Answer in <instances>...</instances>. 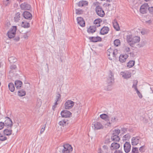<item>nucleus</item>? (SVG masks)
Returning a JSON list of instances; mask_svg holds the SVG:
<instances>
[{"instance_id": "nucleus-62", "label": "nucleus", "mask_w": 153, "mask_h": 153, "mask_svg": "<svg viewBox=\"0 0 153 153\" xmlns=\"http://www.w3.org/2000/svg\"><path fill=\"white\" fill-rule=\"evenodd\" d=\"M152 21L151 20H149L148 21H146V23H148L149 24H150L152 23Z\"/></svg>"}, {"instance_id": "nucleus-4", "label": "nucleus", "mask_w": 153, "mask_h": 153, "mask_svg": "<svg viewBox=\"0 0 153 153\" xmlns=\"http://www.w3.org/2000/svg\"><path fill=\"white\" fill-rule=\"evenodd\" d=\"M63 147V149L62 151V153H71V152L72 151V146L69 144L64 145Z\"/></svg>"}, {"instance_id": "nucleus-5", "label": "nucleus", "mask_w": 153, "mask_h": 153, "mask_svg": "<svg viewBox=\"0 0 153 153\" xmlns=\"http://www.w3.org/2000/svg\"><path fill=\"white\" fill-rule=\"evenodd\" d=\"M97 14L100 17H103L105 15L104 11L100 6H98L95 8Z\"/></svg>"}, {"instance_id": "nucleus-20", "label": "nucleus", "mask_w": 153, "mask_h": 153, "mask_svg": "<svg viewBox=\"0 0 153 153\" xmlns=\"http://www.w3.org/2000/svg\"><path fill=\"white\" fill-rule=\"evenodd\" d=\"M109 29L108 27H103L100 30V34L104 35L107 34L109 31Z\"/></svg>"}, {"instance_id": "nucleus-27", "label": "nucleus", "mask_w": 153, "mask_h": 153, "mask_svg": "<svg viewBox=\"0 0 153 153\" xmlns=\"http://www.w3.org/2000/svg\"><path fill=\"white\" fill-rule=\"evenodd\" d=\"M12 131L11 128L10 129L6 128L4 130L3 133L4 135L10 136L12 134Z\"/></svg>"}, {"instance_id": "nucleus-15", "label": "nucleus", "mask_w": 153, "mask_h": 153, "mask_svg": "<svg viewBox=\"0 0 153 153\" xmlns=\"http://www.w3.org/2000/svg\"><path fill=\"white\" fill-rule=\"evenodd\" d=\"M131 146L129 142H126L124 145V149L126 153H128L131 150Z\"/></svg>"}, {"instance_id": "nucleus-56", "label": "nucleus", "mask_w": 153, "mask_h": 153, "mask_svg": "<svg viewBox=\"0 0 153 153\" xmlns=\"http://www.w3.org/2000/svg\"><path fill=\"white\" fill-rule=\"evenodd\" d=\"M10 68L12 70L15 69L17 68V67L15 65H12L10 66Z\"/></svg>"}, {"instance_id": "nucleus-32", "label": "nucleus", "mask_w": 153, "mask_h": 153, "mask_svg": "<svg viewBox=\"0 0 153 153\" xmlns=\"http://www.w3.org/2000/svg\"><path fill=\"white\" fill-rule=\"evenodd\" d=\"M111 139L112 140L116 142H119L120 140V138L117 135L113 134L111 137Z\"/></svg>"}, {"instance_id": "nucleus-61", "label": "nucleus", "mask_w": 153, "mask_h": 153, "mask_svg": "<svg viewBox=\"0 0 153 153\" xmlns=\"http://www.w3.org/2000/svg\"><path fill=\"white\" fill-rule=\"evenodd\" d=\"M94 27H95V28L96 27H99L100 26V23H98L97 24H94V25H93Z\"/></svg>"}, {"instance_id": "nucleus-64", "label": "nucleus", "mask_w": 153, "mask_h": 153, "mask_svg": "<svg viewBox=\"0 0 153 153\" xmlns=\"http://www.w3.org/2000/svg\"><path fill=\"white\" fill-rule=\"evenodd\" d=\"M15 40H16L17 41H18L19 40V37H16L15 38Z\"/></svg>"}, {"instance_id": "nucleus-55", "label": "nucleus", "mask_w": 153, "mask_h": 153, "mask_svg": "<svg viewBox=\"0 0 153 153\" xmlns=\"http://www.w3.org/2000/svg\"><path fill=\"white\" fill-rule=\"evenodd\" d=\"M5 126L4 123L2 122H0V130L3 129Z\"/></svg>"}, {"instance_id": "nucleus-30", "label": "nucleus", "mask_w": 153, "mask_h": 153, "mask_svg": "<svg viewBox=\"0 0 153 153\" xmlns=\"http://www.w3.org/2000/svg\"><path fill=\"white\" fill-rule=\"evenodd\" d=\"M67 121L68 120L66 119H64L59 121V124L60 126H64L68 124V123Z\"/></svg>"}, {"instance_id": "nucleus-3", "label": "nucleus", "mask_w": 153, "mask_h": 153, "mask_svg": "<svg viewBox=\"0 0 153 153\" xmlns=\"http://www.w3.org/2000/svg\"><path fill=\"white\" fill-rule=\"evenodd\" d=\"M16 31V26H13L7 33V35L8 37L10 39L14 37Z\"/></svg>"}, {"instance_id": "nucleus-33", "label": "nucleus", "mask_w": 153, "mask_h": 153, "mask_svg": "<svg viewBox=\"0 0 153 153\" xmlns=\"http://www.w3.org/2000/svg\"><path fill=\"white\" fill-rule=\"evenodd\" d=\"M18 91V95L20 97L24 96L26 94V92L23 89L19 90Z\"/></svg>"}, {"instance_id": "nucleus-51", "label": "nucleus", "mask_w": 153, "mask_h": 153, "mask_svg": "<svg viewBox=\"0 0 153 153\" xmlns=\"http://www.w3.org/2000/svg\"><path fill=\"white\" fill-rule=\"evenodd\" d=\"M10 0H3V4L5 6H7L8 4H10Z\"/></svg>"}, {"instance_id": "nucleus-53", "label": "nucleus", "mask_w": 153, "mask_h": 153, "mask_svg": "<svg viewBox=\"0 0 153 153\" xmlns=\"http://www.w3.org/2000/svg\"><path fill=\"white\" fill-rule=\"evenodd\" d=\"M145 147V146L144 145L143 146H141V147H140L139 149L140 152H144L145 151V149H144Z\"/></svg>"}, {"instance_id": "nucleus-21", "label": "nucleus", "mask_w": 153, "mask_h": 153, "mask_svg": "<svg viewBox=\"0 0 153 153\" xmlns=\"http://www.w3.org/2000/svg\"><path fill=\"white\" fill-rule=\"evenodd\" d=\"M21 15L20 12H18L16 13L14 18V22H19L21 18Z\"/></svg>"}, {"instance_id": "nucleus-12", "label": "nucleus", "mask_w": 153, "mask_h": 153, "mask_svg": "<svg viewBox=\"0 0 153 153\" xmlns=\"http://www.w3.org/2000/svg\"><path fill=\"white\" fill-rule=\"evenodd\" d=\"M140 137L137 136L133 137L131 139V144L133 146H136L139 143Z\"/></svg>"}, {"instance_id": "nucleus-7", "label": "nucleus", "mask_w": 153, "mask_h": 153, "mask_svg": "<svg viewBox=\"0 0 153 153\" xmlns=\"http://www.w3.org/2000/svg\"><path fill=\"white\" fill-rule=\"evenodd\" d=\"M138 81L136 80H134L133 81V84L132 88H134L136 91L137 94L139 97L141 99L142 98L143 96L142 94L140 92L138 91L137 88V84Z\"/></svg>"}, {"instance_id": "nucleus-49", "label": "nucleus", "mask_w": 153, "mask_h": 153, "mask_svg": "<svg viewBox=\"0 0 153 153\" xmlns=\"http://www.w3.org/2000/svg\"><path fill=\"white\" fill-rule=\"evenodd\" d=\"M113 134L118 135L120 132V130L119 129H115L113 131Z\"/></svg>"}, {"instance_id": "nucleus-35", "label": "nucleus", "mask_w": 153, "mask_h": 153, "mask_svg": "<svg viewBox=\"0 0 153 153\" xmlns=\"http://www.w3.org/2000/svg\"><path fill=\"white\" fill-rule=\"evenodd\" d=\"M8 60L10 63H12L16 62L17 59L15 57L10 56L8 58Z\"/></svg>"}, {"instance_id": "nucleus-13", "label": "nucleus", "mask_w": 153, "mask_h": 153, "mask_svg": "<svg viewBox=\"0 0 153 153\" xmlns=\"http://www.w3.org/2000/svg\"><path fill=\"white\" fill-rule=\"evenodd\" d=\"M120 74L124 78L128 79L131 76V73L129 71H126L121 72Z\"/></svg>"}, {"instance_id": "nucleus-42", "label": "nucleus", "mask_w": 153, "mask_h": 153, "mask_svg": "<svg viewBox=\"0 0 153 153\" xmlns=\"http://www.w3.org/2000/svg\"><path fill=\"white\" fill-rule=\"evenodd\" d=\"M7 139V137L3 135L2 134L0 133V140L4 141Z\"/></svg>"}, {"instance_id": "nucleus-11", "label": "nucleus", "mask_w": 153, "mask_h": 153, "mask_svg": "<svg viewBox=\"0 0 153 153\" xmlns=\"http://www.w3.org/2000/svg\"><path fill=\"white\" fill-rule=\"evenodd\" d=\"M61 114L62 117L67 118L70 117L71 113L70 111L66 110H64L61 112Z\"/></svg>"}, {"instance_id": "nucleus-28", "label": "nucleus", "mask_w": 153, "mask_h": 153, "mask_svg": "<svg viewBox=\"0 0 153 153\" xmlns=\"http://www.w3.org/2000/svg\"><path fill=\"white\" fill-rule=\"evenodd\" d=\"M113 50L111 48H110L109 49H108L107 51V54L108 56H109L108 59H109L112 60V58L111 57V56L113 57Z\"/></svg>"}, {"instance_id": "nucleus-6", "label": "nucleus", "mask_w": 153, "mask_h": 153, "mask_svg": "<svg viewBox=\"0 0 153 153\" xmlns=\"http://www.w3.org/2000/svg\"><path fill=\"white\" fill-rule=\"evenodd\" d=\"M61 95L59 92H57L56 93V98L55 100V102L54 105L52 106V109L54 110V109L56 107V106L58 104L61 100Z\"/></svg>"}, {"instance_id": "nucleus-23", "label": "nucleus", "mask_w": 153, "mask_h": 153, "mask_svg": "<svg viewBox=\"0 0 153 153\" xmlns=\"http://www.w3.org/2000/svg\"><path fill=\"white\" fill-rule=\"evenodd\" d=\"M128 57V55L127 54L124 55H120L119 57V60L121 62H123L126 61Z\"/></svg>"}, {"instance_id": "nucleus-19", "label": "nucleus", "mask_w": 153, "mask_h": 153, "mask_svg": "<svg viewBox=\"0 0 153 153\" xmlns=\"http://www.w3.org/2000/svg\"><path fill=\"white\" fill-rule=\"evenodd\" d=\"M78 24L81 26L84 27L85 26V22L83 18L81 17H78L77 18Z\"/></svg>"}, {"instance_id": "nucleus-57", "label": "nucleus", "mask_w": 153, "mask_h": 153, "mask_svg": "<svg viewBox=\"0 0 153 153\" xmlns=\"http://www.w3.org/2000/svg\"><path fill=\"white\" fill-rule=\"evenodd\" d=\"M125 50L126 53H128L130 51V49L129 47H126L125 48Z\"/></svg>"}, {"instance_id": "nucleus-63", "label": "nucleus", "mask_w": 153, "mask_h": 153, "mask_svg": "<svg viewBox=\"0 0 153 153\" xmlns=\"http://www.w3.org/2000/svg\"><path fill=\"white\" fill-rule=\"evenodd\" d=\"M111 123L110 122H108L107 124H106V125H107L108 126H111Z\"/></svg>"}, {"instance_id": "nucleus-41", "label": "nucleus", "mask_w": 153, "mask_h": 153, "mask_svg": "<svg viewBox=\"0 0 153 153\" xmlns=\"http://www.w3.org/2000/svg\"><path fill=\"white\" fill-rule=\"evenodd\" d=\"M149 32V31L148 30L144 28L142 29L141 33L142 35H144L148 33Z\"/></svg>"}, {"instance_id": "nucleus-44", "label": "nucleus", "mask_w": 153, "mask_h": 153, "mask_svg": "<svg viewBox=\"0 0 153 153\" xmlns=\"http://www.w3.org/2000/svg\"><path fill=\"white\" fill-rule=\"evenodd\" d=\"M132 152V153H139L138 148L137 147H133Z\"/></svg>"}, {"instance_id": "nucleus-43", "label": "nucleus", "mask_w": 153, "mask_h": 153, "mask_svg": "<svg viewBox=\"0 0 153 153\" xmlns=\"http://www.w3.org/2000/svg\"><path fill=\"white\" fill-rule=\"evenodd\" d=\"M122 131H124V132H125V131H128L130 132H133V130L132 128H122Z\"/></svg>"}, {"instance_id": "nucleus-46", "label": "nucleus", "mask_w": 153, "mask_h": 153, "mask_svg": "<svg viewBox=\"0 0 153 153\" xmlns=\"http://www.w3.org/2000/svg\"><path fill=\"white\" fill-rule=\"evenodd\" d=\"M118 119L117 117H113L111 118V120L112 123H114L116 122H117Z\"/></svg>"}, {"instance_id": "nucleus-31", "label": "nucleus", "mask_w": 153, "mask_h": 153, "mask_svg": "<svg viewBox=\"0 0 153 153\" xmlns=\"http://www.w3.org/2000/svg\"><path fill=\"white\" fill-rule=\"evenodd\" d=\"M88 4V2L85 1H81L79 2L78 3V5L79 7H82L84 6L87 5Z\"/></svg>"}, {"instance_id": "nucleus-10", "label": "nucleus", "mask_w": 153, "mask_h": 153, "mask_svg": "<svg viewBox=\"0 0 153 153\" xmlns=\"http://www.w3.org/2000/svg\"><path fill=\"white\" fill-rule=\"evenodd\" d=\"M20 7L21 9L22 10H30L31 7L29 4L26 2H24L21 4Z\"/></svg>"}, {"instance_id": "nucleus-9", "label": "nucleus", "mask_w": 153, "mask_h": 153, "mask_svg": "<svg viewBox=\"0 0 153 153\" xmlns=\"http://www.w3.org/2000/svg\"><path fill=\"white\" fill-rule=\"evenodd\" d=\"M149 7L147 3H145L142 4L140 7V11L141 13L144 14L147 13V10Z\"/></svg>"}, {"instance_id": "nucleus-14", "label": "nucleus", "mask_w": 153, "mask_h": 153, "mask_svg": "<svg viewBox=\"0 0 153 153\" xmlns=\"http://www.w3.org/2000/svg\"><path fill=\"white\" fill-rule=\"evenodd\" d=\"M22 16L25 19L28 20H31L32 18V15L28 11H25L23 14Z\"/></svg>"}, {"instance_id": "nucleus-52", "label": "nucleus", "mask_w": 153, "mask_h": 153, "mask_svg": "<svg viewBox=\"0 0 153 153\" xmlns=\"http://www.w3.org/2000/svg\"><path fill=\"white\" fill-rule=\"evenodd\" d=\"M29 35L28 32H27L23 34V36L24 39H28Z\"/></svg>"}, {"instance_id": "nucleus-39", "label": "nucleus", "mask_w": 153, "mask_h": 153, "mask_svg": "<svg viewBox=\"0 0 153 153\" xmlns=\"http://www.w3.org/2000/svg\"><path fill=\"white\" fill-rule=\"evenodd\" d=\"M130 137V134L129 133H128L123 136V140L126 141L129 140Z\"/></svg>"}, {"instance_id": "nucleus-29", "label": "nucleus", "mask_w": 153, "mask_h": 153, "mask_svg": "<svg viewBox=\"0 0 153 153\" xmlns=\"http://www.w3.org/2000/svg\"><path fill=\"white\" fill-rule=\"evenodd\" d=\"M100 117L101 119L106 121H108L109 120L110 117L108 115L105 114H101L100 115Z\"/></svg>"}, {"instance_id": "nucleus-16", "label": "nucleus", "mask_w": 153, "mask_h": 153, "mask_svg": "<svg viewBox=\"0 0 153 153\" xmlns=\"http://www.w3.org/2000/svg\"><path fill=\"white\" fill-rule=\"evenodd\" d=\"M6 120L4 123V125L6 126H7L11 128L13 125L11 120L8 117H6Z\"/></svg>"}, {"instance_id": "nucleus-45", "label": "nucleus", "mask_w": 153, "mask_h": 153, "mask_svg": "<svg viewBox=\"0 0 153 153\" xmlns=\"http://www.w3.org/2000/svg\"><path fill=\"white\" fill-rule=\"evenodd\" d=\"M76 13L77 14H82L83 12V10L79 9H76Z\"/></svg>"}, {"instance_id": "nucleus-8", "label": "nucleus", "mask_w": 153, "mask_h": 153, "mask_svg": "<svg viewBox=\"0 0 153 153\" xmlns=\"http://www.w3.org/2000/svg\"><path fill=\"white\" fill-rule=\"evenodd\" d=\"M74 102L73 101L68 100L66 101L64 104L65 108L67 109H71L74 106Z\"/></svg>"}, {"instance_id": "nucleus-26", "label": "nucleus", "mask_w": 153, "mask_h": 153, "mask_svg": "<svg viewBox=\"0 0 153 153\" xmlns=\"http://www.w3.org/2000/svg\"><path fill=\"white\" fill-rule=\"evenodd\" d=\"M96 30L95 27H94V26H90L88 28L87 31L89 33H93L96 31Z\"/></svg>"}, {"instance_id": "nucleus-2", "label": "nucleus", "mask_w": 153, "mask_h": 153, "mask_svg": "<svg viewBox=\"0 0 153 153\" xmlns=\"http://www.w3.org/2000/svg\"><path fill=\"white\" fill-rule=\"evenodd\" d=\"M109 74L107 78V82L108 86L105 87V90L108 91H110L111 90V86L112 85L113 83L114 82V74L111 70L109 71Z\"/></svg>"}, {"instance_id": "nucleus-50", "label": "nucleus", "mask_w": 153, "mask_h": 153, "mask_svg": "<svg viewBox=\"0 0 153 153\" xmlns=\"http://www.w3.org/2000/svg\"><path fill=\"white\" fill-rule=\"evenodd\" d=\"M148 9L150 14L153 16V7H149Z\"/></svg>"}, {"instance_id": "nucleus-25", "label": "nucleus", "mask_w": 153, "mask_h": 153, "mask_svg": "<svg viewBox=\"0 0 153 153\" xmlns=\"http://www.w3.org/2000/svg\"><path fill=\"white\" fill-rule=\"evenodd\" d=\"M110 150L108 146L106 145H104L102 149L100 151V153H108Z\"/></svg>"}, {"instance_id": "nucleus-36", "label": "nucleus", "mask_w": 153, "mask_h": 153, "mask_svg": "<svg viewBox=\"0 0 153 153\" xmlns=\"http://www.w3.org/2000/svg\"><path fill=\"white\" fill-rule=\"evenodd\" d=\"M21 26L22 27H23L25 28H27L30 27V24L29 23L27 22H22Z\"/></svg>"}, {"instance_id": "nucleus-22", "label": "nucleus", "mask_w": 153, "mask_h": 153, "mask_svg": "<svg viewBox=\"0 0 153 153\" xmlns=\"http://www.w3.org/2000/svg\"><path fill=\"white\" fill-rule=\"evenodd\" d=\"M120 147V144L117 143H112L111 146V150H117Z\"/></svg>"}, {"instance_id": "nucleus-18", "label": "nucleus", "mask_w": 153, "mask_h": 153, "mask_svg": "<svg viewBox=\"0 0 153 153\" xmlns=\"http://www.w3.org/2000/svg\"><path fill=\"white\" fill-rule=\"evenodd\" d=\"M92 125V127H94L95 129L98 130L103 128L102 124L99 122L94 123Z\"/></svg>"}, {"instance_id": "nucleus-17", "label": "nucleus", "mask_w": 153, "mask_h": 153, "mask_svg": "<svg viewBox=\"0 0 153 153\" xmlns=\"http://www.w3.org/2000/svg\"><path fill=\"white\" fill-rule=\"evenodd\" d=\"M89 39L90 42H93L101 41L102 40L101 38L98 36H97L96 37L93 36L89 37Z\"/></svg>"}, {"instance_id": "nucleus-1", "label": "nucleus", "mask_w": 153, "mask_h": 153, "mask_svg": "<svg viewBox=\"0 0 153 153\" xmlns=\"http://www.w3.org/2000/svg\"><path fill=\"white\" fill-rule=\"evenodd\" d=\"M126 40L129 45L133 47L135 44L140 42V38L137 36H133L132 35L130 34L127 36Z\"/></svg>"}, {"instance_id": "nucleus-38", "label": "nucleus", "mask_w": 153, "mask_h": 153, "mask_svg": "<svg viewBox=\"0 0 153 153\" xmlns=\"http://www.w3.org/2000/svg\"><path fill=\"white\" fill-rule=\"evenodd\" d=\"M135 63V61L133 60L130 61L127 63V66L129 68L132 67L134 65Z\"/></svg>"}, {"instance_id": "nucleus-60", "label": "nucleus", "mask_w": 153, "mask_h": 153, "mask_svg": "<svg viewBox=\"0 0 153 153\" xmlns=\"http://www.w3.org/2000/svg\"><path fill=\"white\" fill-rule=\"evenodd\" d=\"M110 142V138L106 139L105 140V143H108Z\"/></svg>"}, {"instance_id": "nucleus-48", "label": "nucleus", "mask_w": 153, "mask_h": 153, "mask_svg": "<svg viewBox=\"0 0 153 153\" xmlns=\"http://www.w3.org/2000/svg\"><path fill=\"white\" fill-rule=\"evenodd\" d=\"M118 51L117 49H115L114 50H113V57L114 58H116V56L117 54V53Z\"/></svg>"}, {"instance_id": "nucleus-37", "label": "nucleus", "mask_w": 153, "mask_h": 153, "mask_svg": "<svg viewBox=\"0 0 153 153\" xmlns=\"http://www.w3.org/2000/svg\"><path fill=\"white\" fill-rule=\"evenodd\" d=\"M113 27L117 31L119 30L120 28L119 25L117 21H114L113 23Z\"/></svg>"}, {"instance_id": "nucleus-40", "label": "nucleus", "mask_w": 153, "mask_h": 153, "mask_svg": "<svg viewBox=\"0 0 153 153\" xmlns=\"http://www.w3.org/2000/svg\"><path fill=\"white\" fill-rule=\"evenodd\" d=\"M114 44L116 47L119 46L120 45V41L119 39H116L114 41Z\"/></svg>"}, {"instance_id": "nucleus-58", "label": "nucleus", "mask_w": 153, "mask_h": 153, "mask_svg": "<svg viewBox=\"0 0 153 153\" xmlns=\"http://www.w3.org/2000/svg\"><path fill=\"white\" fill-rule=\"evenodd\" d=\"M61 13L60 12L59 13V16H58V21L59 22H61Z\"/></svg>"}, {"instance_id": "nucleus-59", "label": "nucleus", "mask_w": 153, "mask_h": 153, "mask_svg": "<svg viewBox=\"0 0 153 153\" xmlns=\"http://www.w3.org/2000/svg\"><path fill=\"white\" fill-rule=\"evenodd\" d=\"M114 153H123V152L122 151L118 150H115L114 152Z\"/></svg>"}, {"instance_id": "nucleus-24", "label": "nucleus", "mask_w": 153, "mask_h": 153, "mask_svg": "<svg viewBox=\"0 0 153 153\" xmlns=\"http://www.w3.org/2000/svg\"><path fill=\"white\" fill-rule=\"evenodd\" d=\"M16 88L17 89H20L22 85V82L20 80H16L15 82Z\"/></svg>"}, {"instance_id": "nucleus-47", "label": "nucleus", "mask_w": 153, "mask_h": 153, "mask_svg": "<svg viewBox=\"0 0 153 153\" xmlns=\"http://www.w3.org/2000/svg\"><path fill=\"white\" fill-rule=\"evenodd\" d=\"M102 22V21L101 19H98L94 21V24H97L98 23H100Z\"/></svg>"}, {"instance_id": "nucleus-54", "label": "nucleus", "mask_w": 153, "mask_h": 153, "mask_svg": "<svg viewBox=\"0 0 153 153\" xmlns=\"http://www.w3.org/2000/svg\"><path fill=\"white\" fill-rule=\"evenodd\" d=\"M45 126L46 125L45 124V125H44L42 126V127L41 129L40 132V134H42L45 131Z\"/></svg>"}, {"instance_id": "nucleus-34", "label": "nucleus", "mask_w": 153, "mask_h": 153, "mask_svg": "<svg viewBox=\"0 0 153 153\" xmlns=\"http://www.w3.org/2000/svg\"><path fill=\"white\" fill-rule=\"evenodd\" d=\"M8 88L9 90L11 92H13L15 90V87L13 84L12 82L8 84Z\"/></svg>"}]
</instances>
